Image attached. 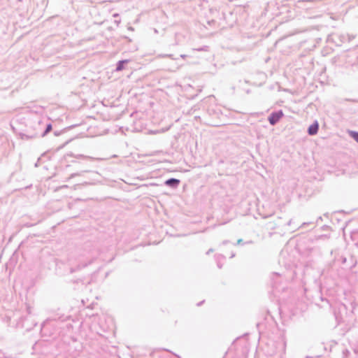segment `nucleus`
Wrapping results in <instances>:
<instances>
[{
    "label": "nucleus",
    "instance_id": "nucleus-4",
    "mask_svg": "<svg viewBox=\"0 0 358 358\" xmlns=\"http://www.w3.org/2000/svg\"><path fill=\"white\" fill-rule=\"evenodd\" d=\"M128 62H129V60H127V59L118 62V63L117 64V67H116V71H122L124 68V64H127Z\"/></svg>",
    "mask_w": 358,
    "mask_h": 358
},
{
    "label": "nucleus",
    "instance_id": "nucleus-9",
    "mask_svg": "<svg viewBox=\"0 0 358 358\" xmlns=\"http://www.w3.org/2000/svg\"><path fill=\"white\" fill-rule=\"evenodd\" d=\"M187 56L186 55H181L180 57L182 59H185Z\"/></svg>",
    "mask_w": 358,
    "mask_h": 358
},
{
    "label": "nucleus",
    "instance_id": "nucleus-8",
    "mask_svg": "<svg viewBox=\"0 0 358 358\" xmlns=\"http://www.w3.org/2000/svg\"><path fill=\"white\" fill-rule=\"evenodd\" d=\"M76 176H80V173H73V174L71 175L69 178H73V177H75Z\"/></svg>",
    "mask_w": 358,
    "mask_h": 358
},
{
    "label": "nucleus",
    "instance_id": "nucleus-2",
    "mask_svg": "<svg viewBox=\"0 0 358 358\" xmlns=\"http://www.w3.org/2000/svg\"><path fill=\"white\" fill-rule=\"evenodd\" d=\"M319 128L318 123L315 122L313 124H311L308 129V132L309 135H315L317 133Z\"/></svg>",
    "mask_w": 358,
    "mask_h": 358
},
{
    "label": "nucleus",
    "instance_id": "nucleus-7",
    "mask_svg": "<svg viewBox=\"0 0 358 358\" xmlns=\"http://www.w3.org/2000/svg\"><path fill=\"white\" fill-rule=\"evenodd\" d=\"M157 57H169V58H171L172 59H174L173 57V55H159L157 56Z\"/></svg>",
    "mask_w": 358,
    "mask_h": 358
},
{
    "label": "nucleus",
    "instance_id": "nucleus-5",
    "mask_svg": "<svg viewBox=\"0 0 358 358\" xmlns=\"http://www.w3.org/2000/svg\"><path fill=\"white\" fill-rule=\"evenodd\" d=\"M348 134L355 141L358 143V132L354 131H349Z\"/></svg>",
    "mask_w": 358,
    "mask_h": 358
},
{
    "label": "nucleus",
    "instance_id": "nucleus-6",
    "mask_svg": "<svg viewBox=\"0 0 358 358\" xmlns=\"http://www.w3.org/2000/svg\"><path fill=\"white\" fill-rule=\"evenodd\" d=\"M52 130V125L51 124H48L47 125V127H46V129L45 130V131L43 132V136H45L48 132H50V131Z\"/></svg>",
    "mask_w": 358,
    "mask_h": 358
},
{
    "label": "nucleus",
    "instance_id": "nucleus-10",
    "mask_svg": "<svg viewBox=\"0 0 358 358\" xmlns=\"http://www.w3.org/2000/svg\"><path fill=\"white\" fill-rule=\"evenodd\" d=\"M128 29L130 31H134V28L132 27H129Z\"/></svg>",
    "mask_w": 358,
    "mask_h": 358
},
{
    "label": "nucleus",
    "instance_id": "nucleus-1",
    "mask_svg": "<svg viewBox=\"0 0 358 358\" xmlns=\"http://www.w3.org/2000/svg\"><path fill=\"white\" fill-rule=\"evenodd\" d=\"M283 116V113L281 110L272 113L268 117V121L271 125H275Z\"/></svg>",
    "mask_w": 358,
    "mask_h": 358
},
{
    "label": "nucleus",
    "instance_id": "nucleus-11",
    "mask_svg": "<svg viewBox=\"0 0 358 358\" xmlns=\"http://www.w3.org/2000/svg\"><path fill=\"white\" fill-rule=\"evenodd\" d=\"M241 242V239L238 241V243H240Z\"/></svg>",
    "mask_w": 358,
    "mask_h": 358
},
{
    "label": "nucleus",
    "instance_id": "nucleus-3",
    "mask_svg": "<svg viewBox=\"0 0 358 358\" xmlns=\"http://www.w3.org/2000/svg\"><path fill=\"white\" fill-rule=\"evenodd\" d=\"M180 183V180L176 178H170L166 180L165 184L167 186L176 188Z\"/></svg>",
    "mask_w": 358,
    "mask_h": 358
}]
</instances>
